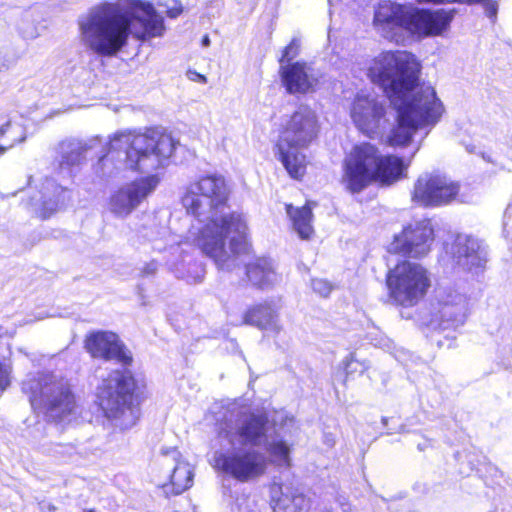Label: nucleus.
<instances>
[{
    "instance_id": "423d86ee",
    "label": "nucleus",
    "mask_w": 512,
    "mask_h": 512,
    "mask_svg": "<svg viewBox=\"0 0 512 512\" xmlns=\"http://www.w3.org/2000/svg\"><path fill=\"white\" fill-rule=\"evenodd\" d=\"M176 141L172 135L158 127L146 128L143 132L117 133L111 140L107 155L125 154L126 170L142 173L161 166L175 152Z\"/></svg>"
},
{
    "instance_id": "c756f323",
    "label": "nucleus",
    "mask_w": 512,
    "mask_h": 512,
    "mask_svg": "<svg viewBox=\"0 0 512 512\" xmlns=\"http://www.w3.org/2000/svg\"><path fill=\"white\" fill-rule=\"evenodd\" d=\"M11 366L0 361V392L5 391L10 386Z\"/></svg>"
},
{
    "instance_id": "1a4fd4ad",
    "label": "nucleus",
    "mask_w": 512,
    "mask_h": 512,
    "mask_svg": "<svg viewBox=\"0 0 512 512\" xmlns=\"http://www.w3.org/2000/svg\"><path fill=\"white\" fill-rule=\"evenodd\" d=\"M33 410H42L52 421L60 422L74 414L77 408L72 386L63 378L43 375L29 388Z\"/></svg>"
},
{
    "instance_id": "58836bf2",
    "label": "nucleus",
    "mask_w": 512,
    "mask_h": 512,
    "mask_svg": "<svg viewBox=\"0 0 512 512\" xmlns=\"http://www.w3.org/2000/svg\"><path fill=\"white\" fill-rule=\"evenodd\" d=\"M61 189V191H66V188H63V187H59Z\"/></svg>"
},
{
    "instance_id": "393cba45",
    "label": "nucleus",
    "mask_w": 512,
    "mask_h": 512,
    "mask_svg": "<svg viewBox=\"0 0 512 512\" xmlns=\"http://www.w3.org/2000/svg\"><path fill=\"white\" fill-rule=\"evenodd\" d=\"M266 449L272 464L284 468L291 467L290 447L286 441L282 439L274 440L268 444Z\"/></svg>"
},
{
    "instance_id": "a878e982",
    "label": "nucleus",
    "mask_w": 512,
    "mask_h": 512,
    "mask_svg": "<svg viewBox=\"0 0 512 512\" xmlns=\"http://www.w3.org/2000/svg\"><path fill=\"white\" fill-rule=\"evenodd\" d=\"M298 497L299 496L281 494V496L276 500L275 509L277 512H297L298 507L292 502H294Z\"/></svg>"
},
{
    "instance_id": "6ab92c4d",
    "label": "nucleus",
    "mask_w": 512,
    "mask_h": 512,
    "mask_svg": "<svg viewBox=\"0 0 512 512\" xmlns=\"http://www.w3.org/2000/svg\"><path fill=\"white\" fill-rule=\"evenodd\" d=\"M281 81L289 94H307L314 90L317 79L309 73L306 62L296 61L280 67Z\"/></svg>"
},
{
    "instance_id": "412c9836",
    "label": "nucleus",
    "mask_w": 512,
    "mask_h": 512,
    "mask_svg": "<svg viewBox=\"0 0 512 512\" xmlns=\"http://www.w3.org/2000/svg\"><path fill=\"white\" fill-rule=\"evenodd\" d=\"M270 427L269 415L266 412H251L236 429V435L243 443L259 444L267 436Z\"/></svg>"
},
{
    "instance_id": "dca6fc26",
    "label": "nucleus",
    "mask_w": 512,
    "mask_h": 512,
    "mask_svg": "<svg viewBox=\"0 0 512 512\" xmlns=\"http://www.w3.org/2000/svg\"><path fill=\"white\" fill-rule=\"evenodd\" d=\"M350 116L358 130L369 138H373L388 123L385 105L365 95L354 98Z\"/></svg>"
},
{
    "instance_id": "e433bc0d",
    "label": "nucleus",
    "mask_w": 512,
    "mask_h": 512,
    "mask_svg": "<svg viewBox=\"0 0 512 512\" xmlns=\"http://www.w3.org/2000/svg\"><path fill=\"white\" fill-rule=\"evenodd\" d=\"M351 363H352V362H347V364H346V369H348V368H349V366L351 365Z\"/></svg>"
},
{
    "instance_id": "f8f14e48",
    "label": "nucleus",
    "mask_w": 512,
    "mask_h": 512,
    "mask_svg": "<svg viewBox=\"0 0 512 512\" xmlns=\"http://www.w3.org/2000/svg\"><path fill=\"white\" fill-rule=\"evenodd\" d=\"M159 182L157 175L150 174L118 188L109 198L111 212L118 217H127L154 192Z\"/></svg>"
},
{
    "instance_id": "6e6552de",
    "label": "nucleus",
    "mask_w": 512,
    "mask_h": 512,
    "mask_svg": "<svg viewBox=\"0 0 512 512\" xmlns=\"http://www.w3.org/2000/svg\"><path fill=\"white\" fill-rule=\"evenodd\" d=\"M388 298L401 308H413L423 302L432 288L430 271L408 259L398 261L385 276Z\"/></svg>"
},
{
    "instance_id": "5701e85b",
    "label": "nucleus",
    "mask_w": 512,
    "mask_h": 512,
    "mask_svg": "<svg viewBox=\"0 0 512 512\" xmlns=\"http://www.w3.org/2000/svg\"><path fill=\"white\" fill-rule=\"evenodd\" d=\"M315 205L316 203L310 201H307L301 207H294L292 204L285 205V210L292 222V226L301 239L308 240L314 234L312 208Z\"/></svg>"
},
{
    "instance_id": "4c0bfd02",
    "label": "nucleus",
    "mask_w": 512,
    "mask_h": 512,
    "mask_svg": "<svg viewBox=\"0 0 512 512\" xmlns=\"http://www.w3.org/2000/svg\"><path fill=\"white\" fill-rule=\"evenodd\" d=\"M85 512H96L94 509L86 510Z\"/></svg>"
},
{
    "instance_id": "f3484780",
    "label": "nucleus",
    "mask_w": 512,
    "mask_h": 512,
    "mask_svg": "<svg viewBox=\"0 0 512 512\" xmlns=\"http://www.w3.org/2000/svg\"><path fill=\"white\" fill-rule=\"evenodd\" d=\"M432 230L425 226H407L395 235L390 252L406 258H421L430 251Z\"/></svg>"
},
{
    "instance_id": "ddd939ff",
    "label": "nucleus",
    "mask_w": 512,
    "mask_h": 512,
    "mask_svg": "<svg viewBox=\"0 0 512 512\" xmlns=\"http://www.w3.org/2000/svg\"><path fill=\"white\" fill-rule=\"evenodd\" d=\"M318 132L319 124L314 111L301 107L281 125L276 144L306 148L316 139Z\"/></svg>"
},
{
    "instance_id": "a211bd4d",
    "label": "nucleus",
    "mask_w": 512,
    "mask_h": 512,
    "mask_svg": "<svg viewBox=\"0 0 512 512\" xmlns=\"http://www.w3.org/2000/svg\"><path fill=\"white\" fill-rule=\"evenodd\" d=\"M272 259L266 256H258L244 265L243 281L247 286L257 290H269L278 282Z\"/></svg>"
},
{
    "instance_id": "2eb2a0df",
    "label": "nucleus",
    "mask_w": 512,
    "mask_h": 512,
    "mask_svg": "<svg viewBox=\"0 0 512 512\" xmlns=\"http://www.w3.org/2000/svg\"><path fill=\"white\" fill-rule=\"evenodd\" d=\"M84 348L92 358L114 360L123 367L131 366L133 355L119 336L110 331H93L86 335Z\"/></svg>"
},
{
    "instance_id": "9d476101",
    "label": "nucleus",
    "mask_w": 512,
    "mask_h": 512,
    "mask_svg": "<svg viewBox=\"0 0 512 512\" xmlns=\"http://www.w3.org/2000/svg\"><path fill=\"white\" fill-rule=\"evenodd\" d=\"M460 196V182L436 172L419 175L411 191V201L423 208L447 206L458 201Z\"/></svg>"
},
{
    "instance_id": "c85d7f7f",
    "label": "nucleus",
    "mask_w": 512,
    "mask_h": 512,
    "mask_svg": "<svg viewBox=\"0 0 512 512\" xmlns=\"http://www.w3.org/2000/svg\"><path fill=\"white\" fill-rule=\"evenodd\" d=\"M299 45L296 40H292L282 51V55L279 59L280 63L286 62L290 64L291 61L298 55Z\"/></svg>"
},
{
    "instance_id": "2f4dec72",
    "label": "nucleus",
    "mask_w": 512,
    "mask_h": 512,
    "mask_svg": "<svg viewBox=\"0 0 512 512\" xmlns=\"http://www.w3.org/2000/svg\"><path fill=\"white\" fill-rule=\"evenodd\" d=\"M58 207V201H55L53 206L50 208H46V201H43L39 217L43 220L48 219L54 212H56Z\"/></svg>"
},
{
    "instance_id": "20e7f679",
    "label": "nucleus",
    "mask_w": 512,
    "mask_h": 512,
    "mask_svg": "<svg viewBox=\"0 0 512 512\" xmlns=\"http://www.w3.org/2000/svg\"><path fill=\"white\" fill-rule=\"evenodd\" d=\"M409 163L404 157L383 153L369 141L354 144L342 161L341 183L351 194H358L372 184L391 187L407 178Z\"/></svg>"
},
{
    "instance_id": "473e14b6",
    "label": "nucleus",
    "mask_w": 512,
    "mask_h": 512,
    "mask_svg": "<svg viewBox=\"0 0 512 512\" xmlns=\"http://www.w3.org/2000/svg\"><path fill=\"white\" fill-rule=\"evenodd\" d=\"M418 4H434V5H443V4H452V0H415Z\"/></svg>"
},
{
    "instance_id": "4be33fe9",
    "label": "nucleus",
    "mask_w": 512,
    "mask_h": 512,
    "mask_svg": "<svg viewBox=\"0 0 512 512\" xmlns=\"http://www.w3.org/2000/svg\"><path fill=\"white\" fill-rule=\"evenodd\" d=\"M301 149L275 143L278 160L282 163L288 175L297 181L304 178L308 165L306 155L300 152Z\"/></svg>"
},
{
    "instance_id": "72a5a7b5",
    "label": "nucleus",
    "mask_w": 512,
    "mask_h": 512,
    "mask_svg": "<svg viewBox=\"0 0 512 512\" xmlns=\"http://www.w3.org/2000/svg\"><path fill=\"white\" fill-rule=\"evenodd\" d=\"M197 76H200V79H201L203 82H206V77H205L204 75L197 74Z\"/></svg>"
},
{
    "instance_id": "0eeeda50",
    "label": "nucleus",
    "mask_w": 512,
    "mask_h": 512,
    "mask_svg": "<svg viewBox=\"0 0 512 512\" xmlns=\"http://www.w3.org/2000/svg\"><path fill=\"white\" fill-rule=\"evenodd\" d=\"M148 397L147 382L129 369H114L102 378L94 403L110 420L122 419L127 412L137 417Z\"/></svg>"
},
{
    "instance_id": "cd10ccee",
    "label": "nucleus",
    "mask_w": 512,
    "mask_h": 512,
    "mask_svg": "<svg viewBox=\"0 0 512 512\" xmlns=\"http://www.w3.org/2000/svg\"><path fill=\"white\" fill-rule=\"evenodd\" d=\"M25 140V131H19L18 133H15V136L10 137L5 144H0V157L3 156L7 151L23 143Z\"/></svg>"
},
{
    "instance_id": "39448f33",
    "label": "nucleus",
    "mask_w": 512,
    "mask_h": 512,
    "mask_svg": "<svg viewBox=\"0 0 512 512\" xmlns=\"http://www.w3.org/2000/svg\"><path fill=\"white\" fill-rule=\"evenodd\" d=\"M455 8H426L381 1L374 9L373 25L394 38L398 31L415 40L444 36L455 19Z\"/></svg>"
},
{
    "instance_id": "b1692460",
    "label": "nucleus",
    "mask_w": 512,
    "mask_h": 512,
    "mask_svg": "<svg viewBox=\"0 0 512 512\" xmlns=\"http://www.w3.org/2000/svg\"><path fill=\"white\" fill-rule=\"evenodd\" d=\"M193 476L188 464L177 463L172 470L169 481L161 486L165 497L178 496L188 490L193 485Z\"/></svg>"
},
{
    "instance_id": "4468645a",
    "label": "nucleus",
    "mask_w": 512,
    "mask_h": 512,
    "mask_svg": "<svg viewBox=\"0 0 512 512\" xmlns=\"http://www.w3.org/2000/svg\"><path fill=\"white\" fill-rule=\"evenodd\" d=\"M449 256L455 272L479 274L485 270L487 258L480 242L466 234H457L450 244Z\"/></svg>"
},
{
    "instance_id": "7c9ffc66",
    "label": "nucleus",
    "mask_w": 512,
    "mask_h": 512,
    "mask_svg": "<svg viewBox=\"0 0 512 512\" xmlns=\"http://www.w3.org/2000/svg\"><path fill=\"white\" fill-rule=\"evenodd\" d=\"M19 131L25 130L20 125H13L11 121H7L6 123L0 126V139L4 138L7 135V141L10 137L15 136V133H18Z\"/></svg>"
},
{
    "instance_id": "bb28decb",
    "label": "nucleus",
    "mask_w": 512,
    "mask_h": 512,
    "mask_svg": "<svg viewBox=\"0 0 512 512\" xmlns=\"http://www.w3.org/2000/svg\"><path fill=\"white\" fill-rule=\"evenodd\" d=\"M466 4V5H475L482 4L489 16H495L497 13V2L495 0H452V4Z\"/></svg>"
},
{
    "instance_id": "7ed1b4c3",
    "label": "nucleus",
    "mask_w": 512,
    "mask_h": 512,
    "mask_svg": "<svg viewBox=\"0 0 512 512\" xmlns=\"http://www.w3.org/2000/svg\"><path fill=\"white\" fill-rule=\"evenodd\" d=\"M132 11L113 2H102L78 21L81 40L99 57H115L127 46L130 36L141 44L165 32L163 17L149 2L139 0Z\"/></svg>"
},
{
    "instance_id": "c9c22d12",
    "label": "nucleus",
    "mask_w": 512,
    "mask_h": 512,
    "mask_svg": "<svg viewBox=\"0 0 512 512\" xmlns=\"http://www.w3.org/2000/svg\"><path fill=\"white\" fill-rule=\"evenodd\" d=\"M46 506H47V508L49 509V511H48V512H53V511H52L53 509H52V507H51V505H50V504H46Z\"/></svg>"
},
{
    "instance_id": "aec40b11",
    "label": "nucleus",
    "mask_w": 512,
    "mask_h": 512,
    "mask_svg": "<svg viewBox=\"0 0 512 512\" xmlns=\"http://www.w3.org/2000/svg\"><path fill=\"white\" fill-rule=\"evenodd\" d=\"M241 322L244 325L255 327L261 331L279 333L282 330L279 324V314L276 306L268 301L254 303L242 313Z\"/></svg>"
},
{
    "instance_id": "f257e3e1",
    "label": "nucleus",
    "mask_w": 512,
    "mask_h": 512,
    "mask_svg": "<svg viewBox=\"0 0 512 512\" xmlns=\"http://www.w3.org/2000/svg\"><path fill=\"white\" fill-rule=\"evenodd\" d=\"M231 189L225 177L207 174L192 183L181 198L186 212L200 218L210 215L194 237V245L219 267L253 253L250 229L245 215L229 208Z\"/></svg>"
},
{
    "instance_id": "9b49d317",
    "label": "nucleus",
    "mask_w": 512,
    "mask_h": 512,
    "mask_svg": "<svg viewBox=\"0 0 512 512\" xmlns=\"http://www.w3.org/2000/svg\"><path fill=\"white\" fill-rule=\"evenodd\" d=\"M213 467L239 482H248L266 472L267 461L257 451L236 449L216 455Z\"/></svg>"
},
{
    "instance_id": "f03ea898",
    "label": "nucleus",
    "mask_w": 512,
    "mask_h": 512,
    "mask_svg": "<svg viewBox=\"0 0 512 512\" xmlns=\"http://www.w3.org/2000/svg\"><path fill=\"white\" fill-rule=\"evenodd\" d=\"M372 70L382 85L389 81L386 91L397 112L386 143L392 148L407 147L419 128L440 120L444 106L432 86L419 84L421 65L411 52H383Z\"/></svg>"
},
{
    "instance_id": "f704fd0d",
    "label": "nucleus",
    "mask_w": 512,
    "mask_h": 512,
    "mask_svg": "<svg viewBox=\"0 0 512 512\" xmlns=\"http://www.w3.org/2000/svg\"><path fill=\"white\" fill-rule=\"evenodd\" d=\"M203 42H204L205 44H208V43H209V39H208V37H207V36H205V37H204Z\"/></svg>"
}]
</instances>
